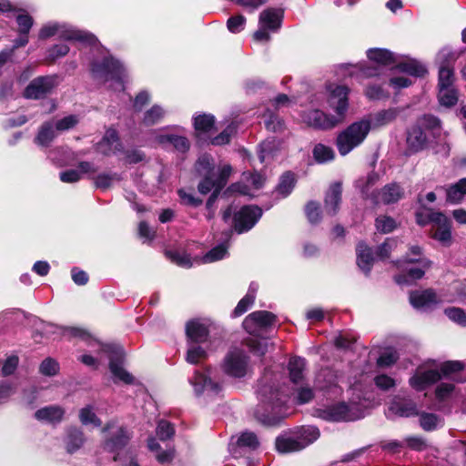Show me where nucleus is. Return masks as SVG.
I'll use <instances>...</instances> for the list:
<instances>
[{
  "instance_id": "38",
  "label": "nucleus",
  "mask_w": 466,
  "mask_h": 466,
  "mask_svg": "<svg viewBox=\"0 0 466 466\" xmlns=\"http://www.w3.org/2000/svg\"><path fill=\"white\" fill-rule=\"evenodd\" d=\"M405 262L419 263L423 268H430L431 266V261L422 257V250L419 246H411L410 248V252L407 254Z\"/></svg>"
},
{
  "instance_id": "32",
  "label": "nucleus",
  "mask_w": 466,
  "mask_h": 466,
  "mask_svg": "<svg viewBox=\"0 0 466 466\" xmlns=\"http://www.w3.org/2000/svg\"><path fill=\"white\" fill-rule=\"evenodd\" d=\"M306 360L300 357H294L289 360V371L293 383L297 384L303 380Z\"/></svg>"
},
{
  "instance_id": "1",
  "label": "nucleus",
  "mask_w": 466,
  "mask_h": 466,
  "mask_svg": "<svg viewBox=\"0 0 466 466\" xmlns=\"http://www.w3.org/2000/svg\"><path fill=\"white\" fill-rule=\"evenodd\" d=\"M328 105L334 114H326L319 109L303 111L300 115L301 120L308 127L319 129H332L341 124L349 109V88L345 86L330 84L327 86Z\"/></svg>"
},
{
  "instance_id": "2",
  "label": "nucleus",
  "mask_w": 466,
  "mask_h": 466,
  "mask_svg": "<svg viewBox=\"0 0 466 466\" xmlns=\"http://www.w3.org/2000/svg\"><path fill=\"white\" fill-rule=\"evenodd\" d=\"M195 168L197 173L203 177L198 185V192L206 195L214 190L207 201V208L211 209L220 190L225 187L232 167L229 165H224L216 169L212 157L203 155L198 157Z\"/></svg>"
},
{
  "instance_id": "22",
  "label": "nucleus",
  "mask_w": 466,
  "mask_h": 466,
  "mask_svg": "<svg viewBox=\"0 0 466 466\" xmlns=\"http://www.w3.org/2000/svg\"><path fill=\"white\" fill-rule=\"evenodd\" d=\"M64 414L65 410L62 407L50 405L36 410L35 417L36 420L47 423H57L62 420Z\"/></svg>"
},
{
  "instance_id": "56",
  "label": "nucleus",
  "mask_w": 466,
  "mask_h": 466,
  "mask_svg": "<svg viewBox=\"0 0 466 466\" xmlns=\"http://www.w3.org/2000/svg\"><path fill=\"white\" fill-rule=\"evenodd\" d=\"M39 370L43 375L55 376L59 371V364L54 359L46 358L42 361Z\"/></svg>"
},
{
  "instance_id": "31",
  "label": "nucleus",
  "mask_w": 466,
  "mask_h": 466,
  "mask_svg": "<svg viewBox=\"0 0 466 466\" xmlns=\"http://www.w3.org/2000/svg\"><path fill=\"white\" fill-rule=\"evenodd\" d=\"M56 137V131L53 122L44 123L35 138V142L41 147H48Z\"/></svg>"
},
{
  "instance_id": "60",
  "label": "nucleus",
  "mask_w": 466,
  "mask_h": 466,
  "mask_svg": "<svg viewBox=\"0 0 466 466\" xmlns=\"http://www.w3.org/2000/svg\"><path fill=\"white\" fill-rule=\"evenodd\" d=\"M16 23L19 33L21 35H27L33 25V18L29 15L22 13L16 16Z\"/></svg>"
},
{
  "instance_id": "63",
  "label": "nucleus",
  "mask_w": 466,
  "mask_h": 466,
  "mask_svg": "<svg viewBox=\"0 0 466 466\" xmlns=\"http://www.w3.org/2000/svg\"><path fill=\"white\" fill-rule=\"evenodd\" d=\"M69 52V47L66 44L55 45L47 50V57L51 61L65 56Z\"/></svg>"
},
{
  "instance_id": "27",
  "label": "nucleus",
  "mask_w": 466,
  "mask_h": 466,
  "mask_svg": "<svg viewBox=\"0 0 466 466\" xmlns=\"http://www.w3.org/2000/svg\"><path fill=\"white\" fill-rule=\"evenodd\" d=\"M357 264L359 268L368 274L373 264V256L370 248L364 243H359L357 246Z\"/></svg>"
},
{
  "instance_id": "16",
  "label": "nucleus",
  "mask_w": 466,
  "mask_h": 466,
  "mask_svg": "<svg viewBox=\"0 0 466 466\" xmlns=\"http://www.w3.org/2000/svg\"><path fill=\"white\" fill-rule=\"evenodd\" d=\"M258 393L260 401L265 405H270L274 412L288 401V396L274 390L272 386L261 384Z\"/></svg>"
},
{
  "instance_id": "42",
  "label": "nucleus",
  "mask_w": 466,
  "mask_h": 466,
  "mask_svg": "<svg viewBox=\"0 0 466 466\" xmlns=\"http://www.w3.org/2000/svg\"><path fill=\"white\" fill-rule=\"evenodd\" d=\"M295 186L294 175L290 172L285 173L278 185L277 192L281 197L285 198L290 194Z\"/></svg>"
},
{
  "instance_id": "43",
  "label": "nucleus",
  "mask_w": 466,
  "mask_h": 466,
  "mask_svg": "<svg viewBox=\"0 0 466 466\" xmlns=\"http://www.w3.org/2000/svg\"><path fill=\"white\" fill-rule=\"evenodd\" d=\"M300 441L301 444H303V449L308 445L311 444L313 441L318 440L319 437V431L318 428L313 426L304 427L300 430L299 435L297 436Z\"/></svg>"
},
{
  "instance_id": "61",
  "label": "nucleus",
  "mask_w": 466,
  "mask_h": 466,
  "mask_svg": "<svg viewBox=\"0 0 466 466\" xmlns=\"http://www.w3.org/2000/svg\"><path fill=\"white\" fill-rule=\"evenodd\" d=\"M306 215L309 221L312 224L318 223L320 220V209L319 205L317 202L310 201L307 204Z\"/></svg>"
},
{
  "instance_id": "5",
  "label": "nucleus",
  "mask_w": 466,
  "mask_h": 466,
  "mask_svg": "<svg viewBox=\"0 0 466 466\" xmlns=\"http://www.w3.org/2000/svg\"><path fill=\"white\" fill-rule=\"evenodd\" d=\"M55 35H58L61 39L78 41L90 46H94L97 42L94 35L86 31L77 30L66 24L48 23L42 26L38 34L39 39L43 40Z\"/></svg>"
},
{
  "instance_id": "20",
  "label": "nucleus",
  "mask_w": 466,
  "mask_h": 466,
  "mask_svg": "<svg viewBox=\"0 0 466 466\" xmlns=\"http://www.w3.org/2000/svg\"><path fill=\"white\" fill-rule=\"evenodd\" d=\"M120 149L121 144L117 132L113 128H108L102 140L97 144L96 150L104 155H110Z\"/></svg>"
},
{
  "instance_id": "9",
  "label": "nucleus",
  "mask_w": 466,
  "mask_h": 466,
  "mask_svg": "<svg viewBox=\"0 0 466 466\" xmlns=\"http://www.w3.org/2000/svg\"><path fill=\"white\" fill-rule=\"evenodd\" d=\"M431 222V237L441 245L449 247L452 243L451 222L441 212H431L429 217Z\"/></svg>"
},
{
  "instance_id": "41",
  "label": "nucleus",
  "mask_w": 466,
  "mask_h": 466,
  "mask_svg": "<svg viewBox=\"0 0 466 466\" xmlns=\"http://www.w3.org/2000/svg\"><path fill=\"white\" fill-rule=\"evenodd\" d=\"M165 113V110L160 106L155 105L145 112L142 122L146 126L156 125L163 119Z\"/></svg>"
},
{
  "instance_id": "17",
  "label": "nucleus",
  "mask_w": 466,
  "mask_h": 466,
  "mask_svg": "<svg viewBox=\"0 0 466 466\" xmlns=\"http://www.w3.org/2000/svg\"><path fill=\"white\" fill-rule=\"evenodd\" d=\"M414 415H419L416 405L410 400L397 398L391 401L386 411V417L390 420H394L396 417L408 418Z\"/></svg>"
},
{
  "instance_id": "39",
  "label": "nucleus",
  "mask_w": 466,
  "mask_h": 466,
  "mask_svg": "<svg viewBox=\"0 0 466 466\" xmlns=\"http://www.w3.org/2000/svg\"><path fill=\"white\" fill-rule=\"evenodd\" d=\"M312 154L314 159L319 164L331 161L335 157L332 147L323 144H317L313 148Z\"/></svg>"
},
{
  "instance_id": "54",
  "label": "nucleus",
  "mask_w": 466,
  "mask_h": 466,
  "mask_svg": "<svg viewBox=\"0 0 466 466\" xmlns=\"http://www.w3.org/2000/svg\"><path fill=\"white\" fill-rule=\"evenodd\" d=\"M120 177L116 173L114 174H100L96 177V187L101 189L110 187L115 182L119 181Z\"/></svg>"
},
{
  "instance_id": "30",
  "label": "nucleus",
  "mask_w": 466,
  "mask_h": 466,
  "mask_svg": "<svg viewBox=\"0 0 466 466\" xmlns=\"http://www.w3.org/2000/svg\"><path fill=\"white\" fill-rule=\"evenodd\" d=\"M466 196V177L446 188V200L452 204L461 202Z\"/></svg>"
},
{
  "instance_id": "15",
  "label": "nucleus",
  "mask_w": 466,
  "mask_h": 466,
  "mask_svg": "<svg viewBox=\"0 0 466 466\" xmlns=\"http://www.w3.org/2000/svg\"><path fill=\"white\" fill-rule=\"evenodd\" d=\"M441 379V375L439 370H426L423 367H419L415 373L410 378L409 383L412 389L420 391Z\"/></svg>"
},
{
  "instance_id": "52",
  "label": "nucleus",
  "mask_w": 466,
  "mask_h": 466,
  "mask_svg": "<svg viewBox=\"0 0 466 466\" xmlns=\"http://www.w3.org/2000/svg\"><path fill=\"white\" fill-rule=\"evenodd\" d=\"M54 123V127L56 132H63L69 130L76 126L78 123V118L76 116L70 115L65 116L59 120L52 121Z\"/></svg>"
},
{
  "instance_id": "8",
  "label": "nucleus",
  "mask_w": 466,
  "mask_h": 466,
  "mask_svg": "<svg viewBox=\"0 0 466 466\" xmlns=\"http://www.w3.org/2000/svg\"><path fill=\"white\" fill-rule=\"evenodd\" d=\"M104 449L108 452H117L127 444L130 434L128 431L116 421L109 422L104 429Z\"/></svg>"
},
{
  "instance_id": "45",
  "label": "nucleus",
  "mask_w": 466,
  "mask_h": 466,
  "mask_svg": "<svg viewBox=\"0 0 466 466\" xmlns=\"http://www.w3.org/2000/svg\"><path fill=\"white\" fill-rule=\"evenodd\" d=\"M79 420L84 425H93L99 427L101 425L100 419L94 412L93 407L86 406L80 410Z\"/></svg>"
},
{
  "instance_id": "58",
  "label": "nucleus",
  "mask_w": 466,
  "mask_h": 466,
  "mask_svg": "<svg viewBox=\"0 0 466 466\" xmlns=\"http://www.w3.org/2000/svg\"><path fill=\"white\" fill-rule=\"evenodd\" d=\"M457 58L458 55L449 48H443L442 50H441L437 56L440 66L445 65L451 67H453V64L455 63Z\"/></svg>"
},
{
  "instance_id": "49",
  "label": "nucleus",
  "mask_w": 466,
  "mask_h": 466,
  "mask_svg": "<svg viewBox=\"0 0 466 466\" xmlns=\"http://www.w3.org/2000/svg\"><path fill=\"white\" fill-rule=\"evenodd\" d=\"M214 123V116L207 114L199 115L194 119L196 130L202 132L209 131L213 127Z\"/></svg>"
},
{
  "instance_id": "13",
  "label": "nucleus",
  "mask_w": 466,
  "mask_h": 466,
  "mask_svg": "<svg viewBox=\"0 0 466 466\" xmlns=\"http://www.w3.org/2000/svg\"><path fill=\"white\" fill-rule=\"evenodd\" d=\"M276 317L273 313L266 310H258L250 313L243 321V328L251 335H258V332L275 322Z\"/></svg>"
},
{
  "instance_id": "28",
  "label": "nucleus",
  "mask_w": 466,
  "mask_h": 466,
  "mask_svg": "<svg viewBox=\"0 0 466 466\" xmlns=\"http://www.w3.org/2000/svg\"><path fill=\"white\" fill-rule=\"evenodd\" d=\"M398 116L399 110L397 108H389L374 114L368 119L371 123V128H376L390 124Z\"/></svg>"
},
{
  "instance_id": "4",
  "label": "nucleus",
  "mask_w": 466,
  "mask_h": 466,
  "mask_svg": "<svg viewBox=\"0 0 466 466\" xmlns=\"http://www.w3.org/2000/svg\"><path fill=\"white\" fill-rule=\"evenodd\" d=\"M371 129V123L367 118L353 122L341 131L336 139V146L341 156L348 155L363 143Z\"/></svg>"
},
{
  "instance_id": "11",
  "label": "nucleus",
  "mask_w": 466,
  "mask_h": 466,
  "mask_svg": "<svg viewBox=\"0 0 466 466\" xmlns=\"http://www.w3.org/2000/svg\"><path fill=\"white\" fill-rule=\"evenodd\" d=\"M262 216V210L257 206H245L234 215V228L241 234L250 230Z\"/></svg>"
},
{
  "instance_id": "48",
  "label": "nucleus",
  "mask_w": 466,
  "mask_h": 466,
  "mask_svg": "<svg viewBox=\"0 0 466 466\" xmlns=\"http://www.w3.org/2000/svg\"><path fill=\"white\" fill-rule=\"evenodd\" d=\"M445 315L460 326L466 327V311L461 308L451 307L444 310Z\"/></svg>"
},
{
  "instance_id": "36",
  "label": "nucleus",
  "mask_w": 466,
  "mask_h": 466,
  "mask_svg": "<svg viewBox=\"0 0 466 466\" xmlns=\"http://www.w3.org/2000/svg\"><path fill=\"white\" fill-rule=\"evenodd\" d=\"M438 99L441 106L451 107L458 101V92L454 86L438 87Z\"/></svg>"
},
{
  "instance_id": "21",
  "label": "nucleus",
  "mask_w": 466,
  "mask_h": 466,
  "mask_svg": "<svg viewBox=\"0 0 466 466\" xmlns=\"http://www.w3.org/2000/svg\"><path fill=\"white\" fill-rule=\"evenodd\" d=\"M403 196V189L400 185L391 183L386 185L378 195L374 196V202L376 204H391L400 200Z\"/></svg>"
},
{
  "instance_id": "18",
  "label": "nucleus",
  "mask_w": 466,
  "mask_h": 466,
  "mask_svg": "<svg viewBox=\"0 0 466 466\" xmlns=\"http://www.w3.org/2000/svg\"><path fill=\"white\" fill-rule=\"evenodd\" d=\"M186 333L187 342L203 344L208 337V327L205 321L193 319L187 323Z\"/></svg>"
},
{
  "instance_id": "12",
  "label": "nucleus",
  "mask_w": 466,
  "mask_h": 466,
  "mask_svg": "<svg viewBox=\"0 0 466 466\" xmlns=\"http://www.w3.org/2000/svg\"><path fill=\"white\" fill-rule=\"evenodd\" d=\"M56 86V76H39L30 82L25 89L24 96L29 99H38L49 94Z\"/></svg>"
},
{
  "instance_id": "26",
  "label": "nucleus",
  "mask_w": 466,
  "mask_h": 466,
  "mask_svg": "<svg viewBox=\"0 0 466 466\" xmlns=\"http://www.w3.org/2000/svg\"><path fill=\"white\" fill-rule=\"evenodd\" d=\"M276 448L279 452L288 453L303 449V444L297 436L282 435L276 440Z\"/></svg>"
},
{
  "instance_id": "6",
  "label": "nucleus",
  "mask_w": 466,
  "mask_h": 466,
  "mask_svg": "<svg viewBox=\"0 0 466 466\" xmlns=\"http://www.w3.org/2000/svg\"><path fill=\"white\" fill-rule=\"evenodd\" d=\"M360 401L350 400V404L340 402L319 410V416L327 420H355L364 416Z\"/></svg>"
},
{
  "instance_id": "33",
  "label": "nucleus",
  "mask_w": 466,
  "mask_h": 466,
  "mask_svg": "<svg viewBox=\"0 0 466 466\" xmlns=\"http://www.w3.org/2000/svg\"><path fill=\"white\" fill-rule=\"evenodd\" d=\"M207 350L202 344L187 342L186 360L190 364H198L207 358Z\"/></svg>"
},
{
  "instance_id": "3",
  "label": "nucleus",
  "mask_w": 466,
  "mask_h": 466,
  "mask_svg": "<svg viewBox=\"0 0 466 466\" xmlns=\"http://www.w3.org/2000/svg\"><path fill=\"white\" fill-rule=\"evenodd\" d=\"M425 130L431 132V135L447 147H450L446 141L447 134L442 132L441 120L431 115H425L419 118L417 123L407 131V149L410 153H417L427 147L429 138Z\"/></svg>"
},
{
  "instance_id": "10",
  "label": "nucleus",
  "mask_w": 466,
  "mask_h": 466,
  "mask_svg": "<svg viewBox=\"0 0 466 466\" xmlns=\"http://www.w3.org/2000/svg\"><path fill=\"white\" fill-rule=\"evenodd\" d=\"M222 368L226 374L242 378L248 370V357L242 350L235 349L226 355Z\"/></svg>"
},
{
  "instance_id": "51",
  "label": "nucleus",
  "mask_w": 466,
  "mask_h": 466,
  "mask_svg": "<svg viewBox=\"0 0 466 466\" xmlns=\"http://www.w3.org/2000/svg\"><path fill=\"white\" fill-rule=\"evenodd\" d=\"M228 247L226 244H220L209 250L203 258L204 263H211L222 259L227 255Z\"/></svg>"
},
{
  "instance_id": "50",
  "label": "nucleus",
  "mask_w": 466,
  "mask_h": 466,
  "mask_svg": "<svg viewBox=\"0 0 466 466\" xmlns=\"http://www.w3.org/2000/svg\"><path fill=\"white\" fill-rule=\"evenodd\" d=\"M246 345L251 352L258 356L264 355L268 350V341L266 339L250 338L246 340Z\"/></svg>"
},
{
  "instance_id": "62",
  "label": "nucleus",
  "mask_w": 466,
  "mask_h": 466,
  "mask_svg": "<svg viewBox=\"0 0 466 466\" xmlns=\"http://www.w3.org/2000/svg\"><path fill=\"white\" fill-rule=\"evenodd\" d=\"M238 444L240 447H248L256 449L258 446L257 436L253 432H244L238 440Z\"/></svg>"
},
{
  "instance_id": "64",
  "label": "nucleus",
  "mask_w": 466,
  "mask_h": 466,
  "mask_svg": "<svg viewBox=\"0 0 466 466\" xmlns=\"http://www.w3.org/2000/svg\"><path fill=\"white\" fill-rule=\"evenodd\" d=\"M174 429L172 425L165 420L159 421L157 428V435L161 441L167 440L174 435Z\"/></svg>"
},
{
  "instance_id": "57",
  "label": "nucleus",
  "mask_w": 466,
  "mask_h": 466,
  "mask_svg": "<svg viewBox=\"0 0 466 466\" xmlns=\"http://www.w3.org/2000/svg\"><path fill=\"white\" fill-rule=\"evenodd\" d=\"M254 303V294L253 293H247L246 296L240 299V301L238 303L237 307L235 308L233 311L234 317H239L245 312L248 311V309L252 306Z\"/></svg>"
},
{
  "instance_id": "55",
  "label": "nucleus",
  "mask_w": 466,
  "mask_h": 466,
  "mask_svg": "<svg viewBox=\"0 0 466 466\" xmlns=\"http://www.w3.org/2000/svg\"><path fill=\"white\" fill-rule=\"evenodd\" d=\"M464 364L459 360L446 361L441 366V375L442 377H451L462 370Z\"/></svg>"
},
{
  "instance_id": "35",
  "label": "nucleus",
  "mask_w": 466,
  "mask_h": 466,
  "mask_svg": "<svg viewBox=\"0 0 466 466\" xmlns=\"http://www.w3.org/2000/svg\"><path fill=\"white\" fill-rule=\"evenodd\" d=\"M425 269L422 267L406 268L405 272L395 277V280L400 285H411L424 276Z\"/></svg>"
},
{
  "instance_id": "53",
  "label": "nucleus",
  "mask_w": 466,
  "mask_h": 466,
  "mask_svg": "<svg viewBox=\"0 0 466 466\" xmlns=\"http://www.w3.org/2000/svg\"><path fill=\"white\" fill-rule=\"evenodd\" d=\"M161 141H167L179 152H186L189 148V141L185 137L169 135L162 137Z\"/></svg>"
},
{
  "instance_id": "14",
  "label": "nucleus",
  "mask_w": 466,
  "mask_h": 466,
  "mask_svg": "<svg viewBox=\"0 0 466 466\" xmlns=\"http://www.w3.org/2000/svg\"><path fill=\"white\" fill-rule=\"evenodd\" d=\"M189 383L192 385L196 395H200L205 391L216 395L221 390L220 383L210 379L208 370L203 372L196 370L193 377L189 379Z\"/></svg>"
},
{
  "instance_id": "24",
  "label": "nucleus",
  "mask_w": 466,
  "mask_h": 466,
  "mask_svg": "<svg viewBox=\"0 0 466 466\" xmlns=\"http://www.w3.org/2000/svg\"><path fill=\"white\" fill-rule=\"evenodd\" d=\"M410 304L416 309L430 307L437 303L436 294L431 289L413 291L410 295Z\"/></svg>"
},
{
  "instance_id": "29",
  "label": "nucleus",
  "mask_w": 466,
  "mask_h": 466,
  "mask_svg": "<svg viewBox=\"0 0 466 466\" xmlns=\"http://www.w3.org/2000/svg\"><path fill=\"white\" fill-rule=\"evenodd\" d=\"M367 56L370 60L376 62L379 65L390 66L397 62V57L387 49L372 48L367 51Z\"/></svg>"
},
{
  "instance_id": "46",
  "label": "nucleus",
  "mask_w": 466,
  "mask_h": 466,
  "mask_svg": "<svg viewBox=\"0 0 466 466\" xmlns=\"http://www.w3.org/2000/svg\"><path fill=\"white\" fill-rule=\"evenodd\" d=\"M454 73L453 67L447 66H440L439 68V83L438 87L453 86Z\"/></svg>"
},
{
  "instance_id": "59",
  "label": "nucleus",
  "mask_w": 466,
  "mask_h": 466,
  "mask_svg": "<svg viewBox=\"0 0 466 466\" xmlns=\"http://www.w3.org/2000/svg\"><path fill=\"white\" fill-rule=\"evenodd\" d=\"M245 24L246 18L242 15H238L228 18L227 26L231 33L236 34L244 29Z\"/></svg>"
},
{
  "instance_id": "34",
  "label": "nucleus",
  "mask_w": 466,
  "mask_h": 466,
  "mask_svg": "<svg viewBox=\"0 0 466 466\" xmlns=\"http://www.w3.org/2000/svg\"><path fill=\"white\" fill-rule=\"evenodd\" d=\"M397 68L413 76H423L427 73L426 67L414 59H406L397 65Z\"/></svg>"
},
{
  "instance_id": "23",
  "label": "nucleus",
  "mask_w": 466,
  "mask_h": 466,
  "mask_svg": "<svg viewBox=\"0 0 466 466\" xmlns=\"http://www.w3.org/2000/svg\"><path fill=\"white\" fill-rule=\"evenodd\" d=\"M338 375L334 370L330 369H324L318 373L315 380V385L317 389L320 390H329L332 389L338 390Z\"/></svg>"
},
{
  "instance_id": "19",
  "label": "nucleus",
  "mask_w": 466,
  "mask_h": 466,
  "mask_svg": "<svg viewBox=\"0 0 466 466\" xmlns=\"http://www.w3.org/2000/svg\"><path fill=\"white\" fill-rule=\"evenodd\" d=\"M342 186L336 182L330 185L324 200L325 212L329 216L337 214L341 202Z\"/></svg>"
},
{
  "instance_id": "40",
  "label": "nucleus",
  "mask_w": 466,
  "mask_h": 466,
  "mask_svg": "<svg viewBox=\"0 0 466 466\" xmlns=\"http://www.w3.org/2000/svg\"><path fill=\"white\" fill-rule=\"evenodd\" d=\"M84 443V437L82 431L77 429H71L68 431L66 445V451L69 453L75 452L78 450L82 444Z\"/></svg>"
},
{
  "instance_id": "37",
  "label": "nucleus",
  "mask_w": 466,
  "mask_h": 466,
  "mask_svg": "<svg viewBox=\"0 0 466 466\" xmlns=\"http://www.w3.org/2000/svg\"><path fill=\"white\" fill-rule=\"evenodd\" d=\"M442 424V419L434 413L422 412L420 414V425L424 431H434Z\"/></svg>"
},
{
  "instance_id": "44",
  "label": "nucleus",
  "mask_w": 466,
  "mask_h": 466,
  "mask_svg": "<svg viewBox=\"0 0 466 466\" xmlns=\"http://www.w3.org/2000/svg\"><path fill=\"white\" fill-rule=\"evenodd\" d=\"M109 367L112 374L116 379L127 384L133 383L134 377L130 373H128L116 360L111 359Z\"/></svg>"
},
{
  "instance_id": "25",
  "label": "nucleus",
  "mask_w": 466,
  "mask_h": 466,
  "mask_svg": "<svg viewBox=\"0 0 466 466\" xmlns=\"http://www.w3.org/2000/svg\"><path fill=\"white\" fill-rule=\"evenodd\" d=\"M282 12L275 9H266L259 15V25L275 31L280 27Z\"/></svg>"
},
{
  "instance_id": "7",
  "label": "nucleus",
  "mask_w": 466,
  "mask_h": 466,
  "mask_svg": "<svg viewBox=\"0 0 466 466\" xmlns=\"http://www.w3.org/2000/svg\"><path fill=\"white\" fill-rule=\"evenodd\" d=\"M91 70L95 79L102 82L113 80L122 87L125 69L119 61L113 57H106L101 63L94 62Z\"/></svg>"
},
{
  "instance_id": "47",
  "label": "nucleus",
  "mask_w": 466,
  "mask_h": 466,
  "mask_svg": "<svg viewBox=\"0 0 466 466\" xmlns=\"http://www.w3.org/2000/svg\"><path fill=\"white\" fill-rule=\"evenodd\" d=\"M375 226L378 231L388 234L396 228V221L388 216H380L376 218Z\"/></svg>"
}]
</instances>
